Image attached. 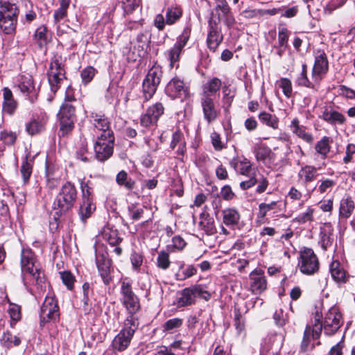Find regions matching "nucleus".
Returning a JSON list of instances; mask_svg holds the SVG:
<instances>
[{
    "label": "nucleus",
    "instance_id": "20e7f679",
    "mask_svg": "<svg viewBox=\"0 0 355 355\" xmlns=\"http://www.w3.org/2000/svg\"><path fill=\"white\" fill-rule=\"evenodd\" d=\"M47 76L51 90L55 94L60 87L61 83L65 78L63 59L61 55H55L52 58Z\"/></svg>",
    "mask_w": 355,
    "mask_h": 355
},
{
    "label": "nucleus",
    "instance_id": "4468645a",
    "mask_svg": "<svg viewBox=\"0 0 355 355\" xmlns=\"http://www.w3.org/2000/svg\"><path fill=\"white\" fill-rule=\"evenodd\" d=\"M328 70V61L324 52H319L315 56V63L312 71V79L318 83L323 74Z\"/></svg>",
    "mask_w": 355,
    "mask_h": 355
},
{
    "label": "nucleus",
    "instance_id": "f8f14e48",
    "mask_svg": "<svg viewBox=\"0 0 355 355\" xmlns=\"http://www.w3.org/2000/svg\"><path fill=\"white\" fill-rule=\"evenodd\" d=\"M200 292V285H195L183 289L177 298V306L183 307L195 303L197 293Z\"/></svg>",
    "mask_w": 355,
    "mask_h": 355
},
{
    "label": "nucleus",
    "instance_id": "c756f323",
    "mask_svg": "<svg viewBox=\"0 0 355 355\" xmlns=\"http://www.w3.org/2000/svg\"><path fill=\"white\" fill-rule=\"evenodd\" d=\"M221 87V81L217 78H214L208 81L203 87L202 96H211L218 92Z\"/></svg>",
    "mask_w": 355,
    "mask_h": 355
},
{
    "label": "nucleus",
    "instance_id": "49530a36",
    "mask_svg": "<svg viewBox=\"0 0 355 355\" xmlns=\"http://www.w3.org/2000/svg\"><path fill=\"white\" fill-rule=\"evenodd\" d=\"M46 33L47 29L45 26H41L38 27L33 35L34 40L40 46H42L46 42Z\"/></svg>",
    "mask_w": 355,
    "mask_h": 355
},
{
    "label": "nucleus",
    "instance_id": "09e8293b",
    "mask_svg": "<svg viewBox=\"0 0 355 355\" xmlns=\"http://www.w3.org/2000/svg\"><path fill=\"white\" fill-rule=\"evenodd\" d=\"M32 163L28 161V157L26 156V159L22 162L20 172L23 178V180L26 183L32 173Z\"/></svg>",
    "mask_w": 355,
    "mask_h": 355
},
{
    "label": "nucleus",
    "instance_id": "412c9836",
    "mask_svg": "<svg viewBox=\"0 0 355 355\" xmlns=\"http://www.w3.org/2000/svg\"><path fill=\"white\" fill-rule=\"evenodd\" d=\"M223 222L227 226L236 225L240 220L241 216L239 211L234 208H226L222 211Z\"/></svg>",
    "mask_w": 355,
    "mask_h": 355
},
{
    "label": "nucleus",
    "instance_id": "864d4df0",
    "mask_svg": "<svg viewBox=\"0 0 355 355\" xmlns=\"http://www.w3.org/2000/svg\"><path fill=\"white\" fill-rule=\"evenodd\" d=\"M157 85L151 83L144 80L143 82V92L146 100L150 99L155 94Z\"/></svg>",
    "mask_w": 355,
    "mask_h": 355
},
{
    "label": "nucleus",
    "instance_id": "6e6d98bb",
    "mask_svg": "<svg viewBox=\"0 0 355 355\" xmlns=\"http://www.w3.org/2000/svg\"><path fill=\"white\" fill-rule=\"evenodd\" d=\"M196 272V268L193 265H190L182 272H178L175 276L178 280L182 281L193 276Z\"/></svg>",
    "mask_w": 355,
    "mask_h": 355
},
{
    "label": "nucleus",
    "instance_id": "5701e85b",
    "mask_svg": "<svg viewBox=\"0 0 355 355\" xmlns=\"http://www.w3.org/2000/svg\"><path fill=\"white\" fill-rule=\"evenodd\" d=\"M223 40V35L217 28L211 26L208 37L207 45L210 50L215 51Z\"/></svg>",
    "mask_w": 355,
    "mask_h": 355
},
{
    "label": "nucleus",
    "instance_id": "c03bdc74",
    "mask_svg": "<svg viewBox=\"0 0 355 355\" xmlns=\"http://www.w3.org/2000/svg\"><path fill=\"white\" fill-rule=\"evenodd\" d=\"M278 207L277 201H272L270 203H261L259 205V212L257 216L259 218H264L269 211L276 209Z\"/></svg>",
    "mask_w": 355,
    "mask_h": 355
},
{
    "label": "nucleus",
    "instance_id": "4be33fe9",
    "mask_svg": "<svg viewBox=\"0 0 355 355\" xmlns=\"http://www.w3.org/2000/svg\"><path fill=\"white\" fill-rule=\"evenodd\" d=\"M334 240L333 229L329 224H325L321 230L320 243L323 249L326 250L332 245Z\"/></svg>",
    "mask_w": 355,
    "mask_h": 355
},
{
    "label": "nucleus",
    "instance_id": "a211bd4d",
    "mask_svg": "<svg viewBox=\"0 0 355 355\" xmlns=\"http://www.w3.org/2000/svg\"><path fill=\"white\" fill-rule=\"evenodd\" d=\"M254 153L257 161L266 162L274 160V153L271 149L263 144H257L254 146Z\"/></svg>",
    "mask_w": 355,
    "mask_h": 355
},
{
    "label": "nucleus",
    "instance_id": "6e6552de",
    "mask_svg": "<svg viewBox=\"0 0 355 355\" xmlns=\"http://www.w3.org/2000/svg\"><path fill=\"white\" fill-rule=\"evenodd\" d=\"M121 293L122 295L121 300L123 304L130 314V315L133 316L132 315L139 311L140 305L139 300L133 293L131 284L129 282L122 281Z\"/></svg>",
    "mask_w": 355,
    "mask_h": 355
},
{
    "label": "nucleus",
    "instance_id": "052dcab7",
    "mask_svg": "<svg viewBox=\"0 0 355 355\" xmlns=\"http://www.w3.org/2000/svg\"><path fill=\"white\" fill-rule=\"evenodd\" d=\"M8 311L12 321L17 322L21 319V311L19 306L15 304H10Z\"/></svg>",
    "mask_w": 355,
    "mask_h": 355
},
{
    "label": "nucleus",
    "instance_id": "2f4dec72",
    "mask_svg": "<svg viewBox=\"0 0 355 355\" xmlns=\"http://www.w3.org/2000/svg\"><path fill=\"white\" fill-rule=\"evenodd\" d=\"M354 203L350 198L342 199L340 205V216L344 218H349L354 211Z\"/></svg>",
    "mask_w": 355,
    "mask_h": 355
},
{
    "label": "nucleus",
    "instance_id": "7c9ffc66",
    "mask_svg": "<svg viewBox=\"0 0 355 355\" xmlns=\"http://www.w3.org/2000/svg\"><path fill=\"white\" fill-rule=\"evenodd\" d=\"M182 15V10L180 6H171L166 12V24L172 25L178 21Z\"/></svg>",
    "mask_w": 355,
    "mask_h": 355
},
{
    "label": "nucleus",
    "instance_id": "69168bd1",
    "mask_svg": "<svg viewBox=\"0 0 355 355\" xmlns=\"http://www.w3.org/2000/svg\"><path fill=\"white\" fill-rule=\"evenodd\" d=\"M262 10L248 8L241 13L245 18L252 19L257 17H261Z\"/></svg>",
    "mask_w": 355,
    "mask_h": 355
},
{
    "label": "nucleus",
    "instance_id": "ddd939ff",
    "mask_svg": "<svg viewBox=\"0 0 355 355\" xmlns=\"http://www.w3.org/2000/svg\"><path fill=\"white\" fill-rule=\"evenodd\" d=\"M166 92L173 98H185L188 96V90L182 80L173 78L167 85Z\"/></svg>",
    "mask_w": 355,
    "mask_h": 355
},
{
    "label": "nucleus",
    "instance_id": "a18cd8bd",
    "mask_svg": "<svg viewBox=\"0 0 355 355\" xmlns=\"http://www.w3.org/2000/svg\"><path fill=\"white\" fill-rule=\"evenodd\" d=\"M279 87L282 89L284 94L290 98L293 94V88L291 81L286 78H282L277 81Z\"/></svg>",
    "mask_w": 355,
    "mask_h": 355
},
{
    "label": "nucleus",
    "instance_id": "7ed1b4c3",
    "mask_svg": "<svg viewBox=\"0 0 355 355\" xmlns=\"http://www.w3.org/2000/svg\"><path fill=\"white\" fill-rule=\"evenodd\" d=\"M65 100L58 113L60 132L62 136L72 130L76 119L75 107L70 103V101L74 100L73 98L67 96Z\"/></svg>",
    "mask_w": 355,
    "mask_h": 355
},
{
    "label": "nucleus",
    "instance_id": "9b49d317",
    "mask_svg": "<svg viewBox=\"0 0 355 355\" xmlns=\"http://www.w3.org/2000/svg\"><path fill=\"white\" fill-rule=\"evenodd\" d=\"M250 291L254 294H260L267 288V281L263 270L255 269L250 274Z\"/></svg>",
    "mask_w": 355,
    "mask_h": 355
},
{
    "label": "nucleus",
    "instance_id": "58836bf2",
    "mask_svg": "<svg viewBox=\"0 0 355 355\" xmlns=\"http://www.w3.org/2000/svg\"><path fill=\"white\" fill-rule=\"evenodd\" d=\"M35 262L36 261L33 252L28 249L23 250L21 256V270H30V268L28 267V265Z\"/></svg>",
    "mask_w": 355,
    "mask_h": 355
},
{
    "label": "nucleus",
    "instance_id": "393cba45",
    "mask_svg": "<svg viewBox=\"0 0 355 355\" xmlns=\"http://www.w3.org/2000/svg\"><path fill=\"white\" fill-rule=\"evenodd\" d=\"M59 318V308H41L40 313V326H44L45 324L51 320H55Z\"/></svg>",
    "mask_w": 355,
    "mask_h": 355
},
{
    "label": "nucleus",
    "instance_id": "4d7b16f0",
    "mask_svg": "<svg viewBox=\"0 0 355 355\" xmlns=\"http://www.w3.org/2000/svg\"><path fill=\"white\" fill-rule=\"evenodd\" d=\"M169 255L167 252L162 251L157 257V266L159 268L166 270L170 266Z\"/></svg>",
    "mask_w": 355,
    "mask_h": 355
},
{
    "label": "nucleus",
    "instance_id": "0e129e2a",
    "mask_svg": "<svg viewBox=\"0 0 355 355\" xmlns=\"http://www.w3.org/2000/svg\"><path fill=\"white\" fill-rule=\"evenodd\" d=\"M335 185V182L330 179H326L321 181L319 186V191L320 193H325L329 191L331 188Z\"/></svg>",
    "mask_w": 355,
    "mask_h": 355
},
{
    "label": "nucleus",
    "instance_id": "bf43d9fd",
    "mask_svg": "<svg viewBox=\"0 0 355 355\" xmlns=\"http://www.w3.org/2000/svg\"><path fill=\"white\" fill-rule=\"evenodd\" d=\"M190 38V31L189 29H184L182 34L178 37L175 46L179 47L180 49L185 46Z\"/></svg>",
    "mask_w": 355,
    "mask_h": 355
},
{
    "label": "nucleus",
    "instance_id": "2eb2a0df",
    "mask_svg": "<svg viewBox=\"0 0 355 355\" xmlns=\"http://www.w3.org/2000/svg\"><path fill=\"white\" fill-rule=\"evenodd\" d=\"M17 102L14 98L12 91L8 88L3 89V112L9 115H12L17 107Z\"/></svg>",
    "mask_w": 355,
    "mask_h": 355
},
{
    "label": "nucleus",
    "instance_id": "3c124183",
    "mask_svg": "<svg viewBox=\"0 0 355 355\" xmlns=\"http://www.w3.org/2000/svg\"><path fill=\"white\" fill-rule=\"evenodd\" d=\"M164 110V106L161 103H156L149 107L146 112L153 117V119H155V121H157L160 116L163 114Z\"/></svg>",
    "mask_w": 355,
    "mask_h": 355
},
{
    "label": "nucleus",
    "instance_id": "f257e3e1",
    "mask_svg": "<svg viewBox=\"0 0 355 355\" xmlns=\"http://www.w3.org/2000/svg\"><path fill=\"white\" fill-rule=\"evenodd\" d=\"M76 197L77 191L75 186L71 182L64 184L53 204V208L56 214L62 215L69 211L73 206Z\"/></svg>",
    "mask_w": 355,
    "mask_h": 355
},
{
    "label": "nucleus",
    "instance_id": "ea45409f",
    "mask_svg": "<svg viewBox=\"0 0 355 355\" xmlns=\"http://www.w3.org/2000/svg\"><path fill=\"white\" fill-rule=\"evenodd\" d=\"M162 76V70L159 66H153L148 72V74L144 80L149 83L159 85L160 83V78Z\"/></svg>",
    "mask_w": 355,
    "mask_h": 355
},
{
    "label": "nucleus",
    "instance_id": "603ef678",
    "mask_svg": "<svg viewBox=\"0 0 355 355\" xmlns=\"http://www.w3.org/2000/svg\"><path fill=\"white\" fill-rule=\"evenodd\" d=\"M182 319L178 318L170 319L164 323L163 326L164 331L171 332L173 330L180 327L182 325Z\"/></svg>",
    "mask_w": 355,
    "mask_h": 355
},
{
    "label": "nucleus",
    "instance_id": "bb28decb",
    "mask_svg": "<svg viewBox=\"0 0 355 355\" xmlns=\"http://www.w3.org/2000/svg\"><path fill=\"white\" fill-rule=\"evenodd\" d=\"M291 129L292 131L296 134L300 138H302L304 141L307 143H312L313 141V136L306 132L303 126L300 125V122L298 119H294L291 122Z\"/></svg>",
    "mask_w": 355,
    "mask_h": 355
},
{
    "label": "nucleus",
    "instance_id": "de8ad7c7",
    "mask_svg": "<svg viewBox=\"0 0 355 355\" xmlns=\"http://www.w3.org/2000/svg\"><path fill=\"white\" fill-rule=\"evenodd\" d=\"M116 180L119 185H123L128 189H131L134 187V181L131 179L128 180V174L124 171H121L117 174Z\"/></svg>",
    "mask_w": 355,
    "mask_h": 355
},
{
    "label": "nucleus",
    "instance_id": "39448f33",
    "mask_svg": "<svg viewBox=\"0 0 355 355\" xmlns=\"http://www.w3.org/2000/svg\"><path fill=\"white\" fill-rule=\"evenodd\" d=\"M17 8L14 4L3 3L0 7V28L6 34L12 33L16 28Z\"/></svg>",
    "mask_w": 355,
    "mask_h": 355
},
{
    "label": "nucleus",
    "instance_id": "13d9d810",
    "mask_svg": "<svg viewBox=\"0 0 355 355\" xmlns=\"http://www.w3.org/2000/svg\"><path fill=\"white\" fill-rule=\"evenodd\" d=\"M17 139V135L12 132L3 131L0 135V139L7 145H12Z\"/></svg>",
    "mask_w": 355,
    "mask_h": 355
},
{
    "label": "nucleus",
    "instance_id": "cd10ccee",
    "mask_svg": "<svg viewBox=\"0 0 355 355\" xmlns=\"http://www.w3.org/2000/svg\"><path fill=\"white\" fill-rule=\"evenodd\" d=\"M330 272L332 278L337 282H345L346 275L345 270L341 267L340 263L334 261L330 266Z\"/></svg>",
    "mask_w": 355,
    "mask_h": 355
},
{
    "label": "nucleus",
    "instance_id": "37998d69",
    "mask_svg": "<svg viewBox=\"0 0 355 355\" xmlns=\"http://www.w3.org/2000/svg\"><path fill=\"white\" fill-rule=\"evenodd\" d=\"M314 212L315 209L313 208L308 207L304 212L300 214L295 218L294 221L300 224L313 221Z\"/></svg>",
    "mask_w": 355,
    "mask_h": 355
},
{
    "label": "nucleus",
    "instance_id": "0eeeda50",
    "mask_svg": "<svg viewBox=\"0 0 355 355\" xmlns=\"http://www.w3.org/2000/svg\"><path fill=\"white\" fill-rule=\"evenodd\" d=\"M105 134L104 137H96L94 146L96 157L101 162L107 159L113 153L114 137L109 132Z\"/></svg>",
    "mask_w": 355,
    "mask_h": 355
},
{
    "label": "nucleus",
    "instance_id": "c9c22d12",
    "mask_svg": "<svg viewBox=\"0 0 355 355\" xmlns=\"http://www.w3.org/2000/svg\"><path fill=\"white\" fill-rule=\"evenodd\" d=\"M330 139L327 137H322L315 145L316 152L320 154L322 158H326L330 151Z\"/></svg>",
    "mask_w": 355,
    "mask_h": 355
},
{
    "label": "nucleus",
    "instance_id": "774afa93",
    "mask_svg": "<svg viewBox=\"0 0 355 355\" xmlns=\"http://www.w3.org/2000/svg\"><path fill=\"white\" fill-rule=\"evenodd\" d=\"M211 143L216 150H221L223 148V144L221 141L220 135L216 132L211 135Z\"/></svg>",
    "mask_w": 355,
    "mask_h": 355
},
{
    "label": "nucleus",
    "instance_id": "680f3d73",
    "mask_svg": "<svg viewBox=\"0 0 355 355\" xmlns=\"http://www.w3.org/2000/svg\"><path fill=\"white\" fill-rule=\"evenodd\" d=\"M182 49L174 45V46L168 51V58L171 61V66L173 67L174 64L180 59V55Z\"/></svg>",
    "mask_w": 355,
    "mask_h": 355
},
{
    "label": "nucleus",
    "instance_id": "e2e57ef3",
    "mask_svg": "<svg viewBox=\"0 0 355 355\" xmlns=\"http://www.w3.org/2000/svg\"><path fill=\"white\" fill-rule=\"evenodd\" d=\"M62 282L67 286L69 289H72L74 282V277L69 271H64L60 273Z\"/></svg>",
    "mask_w": 355,
    "mask_h": 355
},
{
    "label": "nucleus",
    "instance_id": "e433bc0d",
    "mask_svg": "<svg viewBox=\"0 0 355 355\" xmlns=\"http://www.w3.org/2000/svg\"><path fill=\"white\" fill-rule=\"evenodd\" d=\"M45 121L33 119L26 125L28 133L31 135H36L44 129Z\"/></svg>",
    "mask_w": 355,
    "mask_h": 355
},
{
    "label": "nucleus",
    "instance_id": "473e14b6",
    "mask_svg": "<svg viewBox=\"0 0 355 355\" xmlns=\"http://www.w3.org/2000/svg\"><path fill=\"white\" fill-rule=\"evenodd\" d=\"M317 175V168L312 166H305L299 171L298 176L304 182L313 181Z\"/></svg>",
    "mask_w": 355,
    "mask_h": 355
},
{
    "label": "nucleus",
    "instance_id": "1a4fd4ad",
    "mask_svg": "<svg viewBox=\"0 0 355 355\" xmlns=\"http://www.w3.org/2000/svg\"><path fill=\"white\" fill-rule=\"evenodd\" d=\"M343 322V317L338 309L336 306L330 308L324 317L323 324L324 333L327 335L335 334Z\"/></svg>",
    "mask_w": 355,
    "mask_h": 355
},
{
    "label": "nucleus",
    "instance_id": "aec40b11",
    "mask_svg": "<svg viewBox=\"0 0 355 355\" xmlns=\"http://www.w3.org/2000/svg\"><path fill=\"white\" fill-rule=\"evenodd\" d=\"M322 119L331 125H343L346 121V118L343 114L332 110L324 111Z\"/></svg>",
    "mask_w": 355,
    "mask_h": 355
},
{
    "label": "nucleus",
    "instance_id": "f03ea898",
    "mask_svg": "<svg viewBox=\"0 0 355 355\" xmlns=\"http://www.w3.org/2000/svg\"><path fill=\"white\" fill-rule=\"evenodd\" d=\"M138 327L137 320L129 315L124 321L123 327L112 340L113 350L122 352L128 348Z\"/></svg>",
    "mask_w": 355,
    "mask_h": 355
},
{
    "label": "nucleus",
    "instance_id": "72a5a7b5",
    "mask_svg": "<svg viewBox=\"0 0 355 355\" xmlns=\"http://www.w3.org/2000/svg\"><path fill=\"white\" fill-rule=\"evenodd\" d=\"M199 227L207 234L212 235L216 233L214 220L208 215H202L201 216Z\"/></svg>",
    "mask_w": 355,
    "mask_h": 355
},
{
    "label": "nucleus",
    "instance_id": "f704fd0d",
    "mask_svg": "<svg viewBox=\"0 0 355 355\" xmlns=\"http://www.w3.org/2000/svg\"><path fill=\"white\" fill-rule=\"evenodd\" d=\"M295 83L300 86L314 88V85L307 78V65L306 64H302L300 71L296 77Z\"/></svg>",
    "mask_w": 355,
    "mask_h": 355
},
{
    "label": "nucleus",
    "instance_id": "f3484780",
    "mask_svg": "<svg viewBox=\"0 0 355 355\" xmlns=\"http://www.w3.org/2000/svg\"><path fill=\"white\" fill-rule=\"evenodd\" d=\"M18 87L22 93L26 94L27 95L31 94L30 96L31 101H33V97L36 96V91L31 76H22L19 80Z\"/></svg>",
    "mask_w": 355,
    "mask_h": 355
},
{
    "label": "nucleus",
    "instance_id": "8fccbe9b",
    "mask_svg": "<svg viewBox=\"0 0 355 355\" xmlns=\"http://www.w3.org/2000/svg\"><path fill=\"white\" fill-rule=\"evenodd\" d=\"M28 267L30 268V270H22V272L26 275H30L33 281L38 282L41 278V272L39 266L36 265V262L30 263V265H28Z\"/></svg>",
    "mask_w": 355,
    "mask_h": 355
},
{
    "label": "nucleus",
    "instance_id": "5fc2aeb1",
    "mask_svg": "<svg viewBox=\"0 0 355 355\" xmlns=\"http://www.w3.org/2000/svg\"><path fill=\"white\" fill-rule=\"evenodd\" d=\"M96 70L93 67L89 66L84 69L80 73L82 81L85 85L88 84L93 79Z\"/></svg>",
    "mask_w": 355,
    "mask_h": 355
},
{
    "label": "nucleus",
    "instance_id": "a878e982",
    "mask_svg": "<svg viewBox=\"0 0 355 355\" xmlns=\"http://www.w3.org/2000/svg\"><path fill=\"white\" fill-rule=\"evenodd\" d=\"M96 209V205H94L93 200L86 198L83 200L79 209V215L83 221H85L87 218H89Z\"/></svg>",
    "mask_w": 355,
    "mask_h": 355
},
{
    "label": "nucleus",
    "instance_id": "b1692460",
    "mask_svg": "<svg viewBox=\"0 0 355 355\" xmlns=\"http://www.w3.org/2000/svg\"><path fill=\"white\" fill-rule=\"evenodd\" d=\"M102 236L113 246L119 245L122 241V238L119 236L118 231L110 227H104L102 231Z\"/></svg>",
    "mask_w": 355,
    "mask_h": 355
},
{
    "label": "nucleus",
    "instance_id": "9d476101",
    "mask_svg": "<svg viewBox=\"0 0 355 355\" xmlns=\"http://www.w3.org/2000/svg\"><path fill=\"white\" fill-rule=\"evenodd\" d=\"M205 119L208 123L216 121L220 115V110L214 104L210 96H202L200 100Z\"/></svg>",
    "mask_w": 355,
    "mask_h": 355
},
{
    "label": "nucleus",
    "instance_id": "338daca9",
    "mask_svg": "<svg viewBox=\"0 0 355 355\" xmlns=\"http://www.w3.org/2000/svg\"><path fill=\"white\" fill-rule=\"evenodd\" d=\"M124 12L127 14L132 12L138 6L136 0H122Z\"/></svg>",
    "mask_w": 355,
    "mask_h": 355
},
{
    "label": "nucleus",
    "instance_id": "a19ab883",
    "mask_svg": "<svg viewBox=\"0 0 355 355\" xmlns=\"http://www.w3.org/2000/svg\"><path fill=\"white\" fill-rule=\"evenodd\" d=\"M162 76V70L159 66H153L148 72V74L144 80L149 83L159 85L160 83V78Z\"/></svg>",
    "mask_w": 355,
    "mask_h": 355
},
{
    "label": "nucleus",
    "instance_id": "6ab92c4d",
    "mask_svg": "<svg viewBox=\"0 0 355 355\" xmlns=\"http://www.w3.org/2000/svg\"><path fill=\"white\" fill-rule=\"evenodd\" d=\"M288 31L285 27H279L278 32V44L275 46L277 49V53L279 57H282L285 52L288 41Z\"/></svg>",
    "mask_w": 355,
    "mask_h": 355
},
{
    "label": "nucleus",
    "instance_id": "79ce46f5",
    "mask_svg": "<svg viewBox=\"0 0 355 355\" xmlns=\"http://www.w3.org/2000/svg\"><path fill=\"white\" fill-rule=\"evenodd\" d=\"M1 340L8 347L18 346L21 343V340L19 337L12 335L8 331L3 333Z\"/></svg>",
    "mask_w": 355,
    "mask_h": 355
},
{
    "label": "nucleus",
    "instance_id": "423d86ee",
    "mask_svg": "<svg viewBox=\"0 0 355 355\" xmlns=\"http://www.w3.org/2000/svg\"><path fill=\"white\" fill-rule=\"evenodd\" d=\"M319 266L318 259L312 249L304 248L300 251L298 268L302 273L313 275L318 270Z\"/></svg>",
    "mask_w": 355,
    "mask_h": 355
},
{
    "label": "nucleus",
    "instance_id": "dca6fc26",
    "mask_svg": "<svg viewBox=\"0 0 355 355\" xmlns=\"http://www.w3.org/2000/svg\"><path fill=\"white\" fill-rule=\"evenodd\" d=\"M94 132L96 137H104L105 133L109 132L111 135H114L113 132L110 128V123L107 119L103 116H95L94 120Z\"/></svg>",
    "mask_w": 355,
    "mask_h": 355
},
{
    "label": "nucleus",
    "instance_id": "4c0bfd02",
    "mask_svg": "<svg viewBox=\"0 0 355 355\" xmlns=\"http://www.w3.org/2000/svg\"><path fill=\"white\" fill-rule=\"evenodd\" d=\"M259 120L266 125L277 129L279 125V120L277 116L266 112H261L259 116Z\"/></svg>",
    "mask_w": 355,
    "mask_h": 355
},
{
    "label": "nucleus",
    "instance_id": "c85d7f7f",
    "mask_svg": "<svg viewBox=\"0 0 355 355\" xmlns=\"http://www.w3.org/2000/svg\"><path fill=\"white\" fill-rule=\"evenodd\" d=\"M232 163L235 170L240 174L248 175L251 171V163L245 157L234 159Z\"/></svg>",
    "mask_w": 355,
    "mask_h": 355
}]
</instances>
